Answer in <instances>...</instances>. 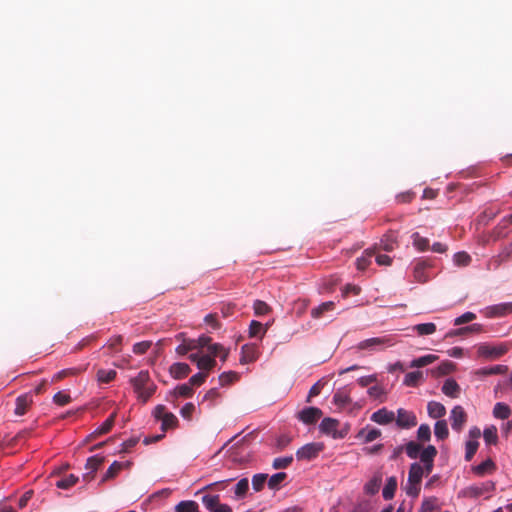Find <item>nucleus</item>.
<instances>
[{"label": "nucleus", "mask_w": 512, "mask_h": 512, "mask_svg": "<svg viewBox=\"0 0 512 512\" xmlns=\"http://www.w3.org/2000/svg\"><path fill=\"white\" fill-rule=\"evenodd\" d=\"M482 331L483 326L481 324L475 323L466 327L450 330L448 333H446L445 338L467 335L469 333H481Z\"/></svg>", "instance_id": "obj_11"}, {"label": "nucleus", "mask_w": 512, "mask_h": 512, "mask_svg": "<svg viewBox=\"0 0 512 512\" xmlns=\"http://www.w3.org/2000/svg\"><path fill=\"white\" fill-rule=\"evenodd\" d=\"M254 312L257 316H262L270 311L268 304L261 300H256L253 304Z\"/></svg>", "instance_id": "obj_51"}, {"label": "nucleus", "mask_w": 512, "mask_h": 512, "mask_svg": "<svg viewBox=\"0 0 512 512\" xmlns=\"http://www.w3.org/2000/svg\"><path fill=\"white\" fill-rule=\"evenodd\" d=\"M511 255L512 243L504 247L497 256L492 257L487 263V268L489 270L498 269L502 263L507 262L510 259Z\"/></svg>", "instance_id": "obj_7"}, {"label": "nucleus", "mask_w": 512, "mask_h": 512, "mask_svg": "<svg viewBox=\"0 0 512 512\" xmlns=\"http://www.w3.org/2000/svg\"><path fill=\"white\" fill-rule=\"evenodd\" d=\"M413 245L419 251H426L429 248V240L415 232L412 234Z\"/></svg>", "instance_id": "obj_34"}, {"label": "nucleus", "mask_w": 512, "mask_h": 512, "mask_svg": "<svg viewBox=\"0 0 512 512\" xmlns=\"http://www.w3.org/2000/svg\"><path fill=\"white\" fill-rule=\"evenodd\" d=\"M426 474V467L421 463H412L409 469L408 482L421 483L422 477Z\"/></svg>", "instance_id": "obj_13"}, {"label": "nucleus", "mask_w": 512, "mask_h": 512, "mask_svg": "<svg viewBox=\"0 0 512 512\" xmlns=\"http://www.w3.org/2000/svg\"><path fill=\"white\" fill-rule=\"evenodd\" d=\"M325 383L321 380L317 381L311 388H310V391H309V395H308V400L311 398V397H315L317 395H319L324 387Z\"/></svg>", "instance_id": "obj_63"}, {"label": "nucleus", "mask_w": 512, "mask_h": 512, "mask_svg": "<svg viewBox=\"0 0 512 512\" xmlns=\"http://www.w3.org/2000/svg\"><path fill=\"white\" fill-rule=\"evenodd\" d=\"M476 318L473 312H466L454 320V325L459 326L465 323H469Z\"/></svg>", "instance_id": "obj_56"}, {"label": "nucleus", "mask_w": 512, "mask_h": 512, "mask_svg": "<svg viewBox=\"0 0 512 512\" xmlns=\"http://www.w3.org/2000/svg\"><path fill=\"white\" fill-rule=\"evenodd\" d=\"M454 262L457 266H467L471 262V256L466 252H457L454 255Z\"/></svg>", "instance_id": "obj_49"}, {"label": "nucleus", "mask_w": 512, "mask_h": 512, "mask_svg": "<svg viewBox=\"0 0 512 512\" xmlns=\"http://www.w3.org/2000/svg\"><path fill=\"white\" fill-rule=\"evenodd\" d=\"M361 436L367 441L371 442L380 436V431L377 429H366L361 431Z\"/></svg>", "instance_id": "obj_57"}, {"label": "nucleus", "mask_w": 512, "mask_h": 512, "mask_svg": "<svg viewBox=\"0 0 512 512\" xmlns=\"http://www.w3.org/2000/svg\"><path fill=\"white\" fill-rule=\"evenodd\" d=\"M367 393L372 399L379 400L381 402L383 401L386 395L384 387L378 384L369 387Z\"/></svg>", "instance_id": "obj_31"}, {"label": "nucleus", "mask_w": 512, "mask_h": 512, "mask_svg": "<svg viewBox=\"0 0 512 512\" xmlns=\"http://www.w3.org/2000/svg\"><path fill=\"white\" fill-rule=\"evenodd\" d=\"M421 377L422 373L420 371L407 373L404 378V383L407 386H415Z\"/></svg>", "instance_id": "obj_54"}, {"label": "nucleus", "mask_w": 512, "mask_h": 512, "mask_svg": "<svg viewBox=\"0 0 512 512\" xmlns=\"http://www.w3.org/2000/svg\"><path fill=\"white\" fill-rule=\"evenodd\" d=\"M267 331V328L263 326L262 323L253 320L249 326V336L257 337L259 335H264Z\"/></svg>", "instance_id": "obj_37"}, {"label": "nucleus", "mask_w": 512, "mask_h": 512, "mask_svg": "<svg viewBox=\"0 0 512 512\" xmlns=\"http://www.w3.org/2000/svg\"><path fill=\"white\" fill-rule=\"evenodd\" d=\"M175 393L181 397H190L193 394V387L187 382L177 386L175 388Z\"/></svg>", "instance_id": "obj_52"}, {"label": "nucleus", "mask_w": 512, "mask_h": 512, "mask_svg": "<svg viewBox=\"0 0 512 512\" xmlns=\"http://www.w3.org/2000/svg\"><path fill=\"white\" fill-rule=\"evenodd\" d=\"M53 402L59 406H65L71 402V396L67 392L59 391L53 396Z\"/></svg>", "instance_id": "obj_45"}, {"label": "nucleus", "mask_w": 512, "mask_h": 512, "mask_svg": "<svg viewBox=\"0 0 512 512\" xmlns=\"http://www.w3.org/2000/svg\"><path fill=\"white\" fill-rule=\"evenodd\" d=\"M495 469V465L491 459H487L479 465L472 467V472L477 476H484L485 474L492 473Z\"/></svg>", "instance_id": "obj_17"}, {"label": "nucleus", "mask_w": 512, "mask_h": 512, "mask_svg": "<svg viewBox=\"0 0 512 512\" xmlns=\"http://www.w3.org/2000/svg\"><path fill=\"white\" fill-rule=\"evenodd\" d=\"M124 467V464L123 463H120V462H117V461H114L110 467L108 468V470L106 471L104 477H103V481H106L110 478H113L114 476L117 475V473L119 471H121Z\"/></svg>", "instance_id": "obj_43"}, {"label": "nucleus", "mask_w": 512, "mask_h": 512, "mask_svg": "<svg viewBox=\"0 0 512 512\" xmlns=\"http://www.w3.org/2000/svg\"><path fill=\"white\" fill-rule=\"evenodd\" d=\"M350 392L348 386L338 389L333 395V403L340 409L348 407L351 404Z\"/></svg>", "instance_id": "obj_10"}, {"label": "nucleus", "mask_w": 512, "mask_h": 512, "mask_svg": "<svg viewBox=\"0 0 512 512\" xmlns=\"http://www.w3.org/2000/svg\"><path fill=\"white\" fill-rule=\"evenodd\" d=\"M365 255H363L362 257L358 258L356 260V265H357V269L358 270H365L369 264H370V258L375 255V250L374 249H367L365 250Z\"/></svg>", "instance_id": "obj_32"}, {"label": "nucleus", "mask_w": 512, "mask_h": 512, "mask_svg": "<svg viewBox=\"0 0 512 512\" xmlns=\"http://www.w3.org/2000/svg\"><path fill=\"white\" fill-rule=\"evenodd\" d=\"M381 482L382 476L380 474L373 476V478L365 484V492L370 495L377 493L379 491Z\"/></svg>", "instance_id": "obj_22"}, {"label": "nucleus", "mask_w": 512, "mask_h": 512, "mask_svg": "<svg viewBox=\"0 0 512 512\" xmlns=\"http://www.w3.org/2000/svg\"><path fill=\"white\" fill-rule=\"evenodd\" d=\"M152 342L151 341H142L134 344L133 346V352L138 355H142L148 351V349L151 347Z\"/></svg>", "instance_id": "obj_55"}, {"label": "nucleus", "mask_w": 512, "mask_h": 512, "mask_svg": "<svg viewBox=\"0 0 512 512\" xmlns=\"http://www.w3.org/2000/svg\"><path fill=\"white\" fill-rule=\"evenodd\" d=\"M455 369V363L447 360L443 361L435 370H433V374L435 376H444L452 373Z\"/></svg>", "instance_id": "obj_26"}, {"label": "nucleus", "mask_w": 512, "mask_h": 512, "mask_svg": "<svg viewBox=\"0 0 512 512\" xmlns=\"http://www.w3.org/2000/svg\"><path fill=\"white\" fill-rule=\"evenodd\" d=\"M268 475L264 473L255 474L252 477V487L255 491L259 492L263 489L267 482Z\"/></svg>", "instance_id": "obj_38"}, {"label": "nucleus", "mask_w": 512, "mask_h": 512, "mask_svg": "<svg viewBox=\"0 0 512 512\" xmlns=\"http://www.w3.org/2000/svg\"><path fill=\"white\" fill-rule=\"evenodd\" d=\"M434 432H435V436L438 439L446 438L448 435V428H447L446 421H444V420L437 421L435 424Z\"/></svg>", "instance_id": "obj_44"}, {"label": "nucleus", "mask_w": 512, "mask_h": 512, "mask_svg": "<svg viewBox=\"0 0 512 512\" xmlns=\"http://www.w3.org/2000/svg\"><path fill=\"white\" fill-rule=\"evenodd\" d=\"M421 449L422 447L420 444L412 441L406 445L405 451L409 458L416 459L417 457H419L422 451Z\"/></svg>", "instance_id": "obj_40"}, {"label": "nucleus", "mask_w": 512, "mask_h": 512, "mask_svg": "<svg viewBox=\"0 0 512 512\" xmlns=\"http://www.w3.org/2000/svg\"><path fill=\"white\" fill-rule=\"evenodd\" d=\"M508 346L505 344H500L497 346H491L488 344H481L477 348V354L479 357L487 358V359H497L507 353Z\"/></svg>", "instance_id": "obj_5"}, {"label": "nucleus", "mask_w": 512, "mask_h": 512, "mask_svg": "<svg viewBox=\"0 0 512 512\" xmlns=\"http://www.w3.org/2000/svg\"><path fill=\"white\" fill-rule=\"evenodd\" d=\"M479 443L477 440H469L466 443V453H465V459L467 461H470L472 457L475 455L477 449H478Z\"/></svg>", "instance_id": "obj_50"}, {"label": "nucleus", "mask_w": 512, "mask_h": 512, "mask_svg": "<svg viewBox=\"0 0 512 512\" xmlns=\"http://www.w3.org/2000/svg\"><path fill=\"white\" fill-rule=\"evenodd\" d=\"M396 488H397L396 478L395 477L388 478V480L383 488V491H382L384 499H386V500L392 499L394 497Z\"/></svg>", "instance_id": "obj_24"}, {"label": "nucleus", "mask_w": 512, "mask_h": 512, "mask_svg": "<svg viewBox=\"0 0 512 512\" xmlns=\"http://www.w3.org/2000/svg\"><path fill=\"white\" fill-rule=\"evenodd\" d=\"M116 371L115 370H104L100 369L97 372V378L102 383H109L113 381L116 377Z\"/></svg>", "instance_id": "obj_41"}, {"label": "nucleus", "mask_w": 512, "mask_h": 512, "mask_svg": "<svg viewBox=\"0 0 512 512\" xmlns=\"http://www.w3.org/2000/svg\"><path fill=\"white\" fill-rule=\"evenodd\" d=\"M204 321L206 324L212 327V329L217 330L221 327L220 322L217 320L216 314H208L205 316Z\"/></svg>", "instance_id": "obj_60"}, {"label": "nucleus", "mask_w": 512, "mask_h": 512, "mask_svg": "<svg viewBox=\"0 0 512 512\" xmlns=\"http://www.w3.org/2000/svg\"><path fill=\"white\" fill-rule=\"evenodd\" d=\"M494 489L495 484L492 481H487L481 484L471 485L469 487L462 489L459 492V496L464 498H475Z\"/></svg>", "instance_id": "obj_4"}, {"label": "nucleus", "mask_w": 512, "mask_h": 512, "mask_svg": "<svg viewBox=\"0 0 512 512\" xmlns=\"http://www.w3.org/2000/svg\"><path fill=\"white\" fill-rule=\"evenodd\" d=\"M334 308L335 303L333 301L324 302L311 310V316L314 319H319L325 312L332 311Z\"/></svg>", "instance_id": "obj_20"}, {"label": "nucleus", "mask_w": 512, "mask_h": 512, "mask_svg": "<svg viewBox=\"0 0 512 512\" xmlns=\"http://www.w3.org/2000/svg\"><path fill=\"white\" fill-rule=\"evenodd\" d=\"M159 419L161 420V429L163 432H165L169 429H174L178 424L177 418H159Z\"/></svg>", "instance_id": "obj_59"}, {"label": "nucleus", "mask_w": 512, "mask_h": 512, "mask_svg": "<svg viewBox=\"0 0 512 512\" xmlns=\"http://www.w3.org/2000/svg\"><path fill=\"white\" fill-rule=\"evenodd\" d=\"M357 382L361 387H367V386L377 382V376L376 375L363 376V377H360L357 380Z\"/></svg>", "instance_id": "obj_62"}, {"label": "nucleus", "mask_w": 512, "mask_h": 512, "mask_svg": "<svg viewBox=\"0 0 512 512\" xmlns=\"http://www.w3.org/2000/svg\"><path fill=\"white\" fill-rule=\"evenodd\" d=\"M483 437L486 444H495L497 442V429L494 426L488 427L483 432Z\"/></svg>", "instance_id": "obj_42"}, {"label": "nucleus", "mask_w": 512, "mask_h": 512, "mask_svg": "<svg viewBox=\"0 0 512 512\" xmlns=\"http://www.w3.org/2000/svg\"><path fill=\"white\" fill-rule=\"evenodd\" d=\"M175 512H200L195 501H181L175 507Z\"/></svg>", "instance_id": "obj_28"}, {"label": "nucleus", "mask_w": 512, "mask_h": 512, "mask_svg": "<svg viewBox=\"0 0 512 512\" xmlns=\"http://www.w3.org/2000/svg\"><path fill=\"white\" fill-rule=\"evenodd\" d=\"M207 377H208L207 372L200 371V372L196 373L195 375H193L189 379L188 383L191 384L192 387H198L205 382Z\"/></svg>", "instance_id": "obj_53"}, {"label": "nucleus", "mask_w": 512, "mask_h": 512, "mask_svg": "<svg viewBox=\"0 0 512 512\" xmlns=\"http://www.w3.org/2000/svg\"><path fill=\"white\" fill-rule=\"evenodd\" d=\"M293 461L292 456L278 457L273 460L272 466L274 469L287 468Z\"/></svg>", "instance_id": "obj_47"}, {"label": "nucleus", "mask_w": 512, "mask_h": 512, "mask_svg": "<svg viewBox=\"0 0 512 512\" xmlns=\"http://www.w3.org/2000/svg\"><path fill=\"white\" fill-rule=\"evenodd\" d=\"M427 265L425 262H419L415 265L413 276L414 279L419 283H425L428 281L429 276L426 273Z\"/></svg>", "instance_id": "obj_19"}, {"label": "nucleus", "mask_w": 512, "mask_h": 512, "mask_svg": "<svg viewBox=\"0 0 512 512\" xmlns=\"http://www.w3.org/2000/svg\"><path fill=\"white\" fill-rule=\"evenodd\" d=\"M510 413V407L502 402L496 403L493 408V416H509Z\"/></svg>", "instance_id": "obj_48"}, {"label": "nucleus", "mask_w": 512, "mask_h": 512, "mask_svg": "<svg viewBox=\"0 0 512 512\" xmlns=\"http://www.w3.org/2000/svg\"><path fill=\"white\" fill-rule=\"evenodd\" d=\"M113 425L112 418H107L106 421L95 430V434L101 435L107 433Z\"/></svg>", "instance_id": "obj_64"}, {"label": "nucleus", "mask_w": 512, "mask_h": 512, "mask_svg": "<svg viewBox=\"0 0 512 512\" xmlns=\"http://www.w3.org/2000/svg\"><path fill=\"white\" fill-rule=\"evenodd\" d=\"M248 489H249L248 479L243 478V479L239 480L234 488L235 498H237V499L243 498L246 495Z\"/></svg>", "instance_id": "obj_33"}, {"label": "nucleus", "mask_w": 512, "mask_h": 512, "mask_svg": "<svg viewBox=\"0 0 512 512\" xmlns=\"http://www.w3.org/2000/svg\"><path fill=\"white\" fill-rule=\"evenodd\" d=\"M260 355L259 348L256 344H245L241 348V364L255 362Z\"/></svg>", "instance_id": "obj_9"}, {"label": "nucleus", "mask_w": 512, "mask_h": 512, "mask_svg": "<svg viewBox=\"0 0 512 512\" xmlns=\"http://www.w3.org/2000/svg\"><path fill=\"white\" fill-rule=\"evenodd\" d=\"M393 344V340L390 336H383L363 340L359 343L358 347L360 349H377L385 346L389 347L392 346Z\"/></svg>", "instance_id": "obj_6"}, {"label": "nucleus", "mask_w": 512, "mask_h": 512, "mask_svg": "<svg viewBox=\"0 0 512 512\" xmlns=\"http://www.w3.org/2000/svg\"><path fill=\"white\" fill-rule=\"evenodd\" d=\"M427 411L428 416H445L446 414L445 406L442 403L436 401H430L427 404Z\"/></svg>", "instance_id": "obj_23"}, {"label": "nucleus", "mask_w": 512, "mask_h": 512, "mask_svg": "<svg viewBox=\"0 0 512 512\" xmlns=\"http://www.w3.org/2000/svg\"><path fill=\"white\" fill-rule=\"evenodd\" d=\"M323 449L324 444L321 442L308 443L297 450L296 458L298 460L310 461L315 459Z\"/></svg>", "instance_id": "obj_3"}, {"label": "nucleus", "mask_w": 512, "mask_h": 512, "mask_svg": "<svg viewBox=\"0 0 512 512\" xmlns=\"http://www.w3.org/2000/svg\"><path fill=\"white\" fill-rule=\"evenodd\" d=\"M319 429L327 436L343 438L347 434L348 426L340 423L337 418H323Z\"/></svg>", "instance_id": "obj_2"}, {"label": "nucleus", "mask_w": 512, "mask_h": 512, "mask_svg": "<svg viewBox=\"0 0 512 512\" xmlns=\"http://www.w3.org/2000/svg\"><path fill=\"white\" fill-rule=\"evenodd\" d=\"M104 457L95 455L87 459L86 463V469L90 470L91 472H95L99 466L103 463Z\"/></svg>", "instance_id": "obj_46"}, {"label": "nucleus", "mask_w": 512, "mask_h": 512, "mask_svg": "<svg viewBox=\"0 0 512 512\" xmlns=\"http://www.w3.org/2000/svg\"><path fill=\"white\" fill-rule=\"evenodd\" d=\"M286 477L287 474L285 472H278L272 475L269 479L267 478L268 487L272 490L279 489Z\"/></svg>", "instance_id": "obj_27"}, {"label": "nucleus", "mask_w": 512, "mask_h": 512, "mask_svg": "<svg viewBox=\"0 0 512 512\" xmlns=\"http://www.w3.org/2000/svg\"><path fill=\"white\" fill-rule=\"evenodd\" d=\"M131 382L138 398L143 402H146L155 391V386L150 382V377L147 371H140L138 375L131 380Z\"/></svg>", "instance_id": "obj_1"}, {"label": "nucleus", "mask_w": 512, "mask_h": 512, "mask_svg": "<svg viewBox=\"0 0 512 512\" xmlns=\"http://www.w3.org/2000/svg\"><path fill=\"white\" fill-rule=\"evenodd\" d=\"M442 392L446 396L456 398L460 393V386L454 379L449 378L444 382L442 386Z\"/></svg>", "instance_id": "obj_16"}, {"label": "nucleus", "mask_w": 512, "mask_h": 512, "mask_svg": "<svg viewBox=\"0 0 512 512\" xmlns=\"http://www.w3.org/2000/svg\"><path fill=\"white\" fill-rule=\"evenodd\" d=\"M405 491L407 495L414 498L417 497L420 493V483L407 482V485L405 486Z\"/></svg>", "instance_id": "obj_58"}, {"label": "nucleus", "mask_w": 512, "mask_h": 512, "mask_svg": "<svg viewBox=\"0 0 512 512\" xmlns=\"http://www.w3.org/2000/svg\"><path fill=\"white\" fill-rule=\"evenodd\" d=\"M508 370L507 366L504 365H496L491 368H481L477 371L478 375H492V374H503Z\"/></svg>", "instance_id": "obj_39"}, {"label": "nucleus", "mask_w": 512, "mask_h": 512, "mask_svg": "<svg viewBox=\"0 0 512 512\" xmlns=\"http://www.w3.org/2000/svg\"><path fill=\"white\" fill-rule=\"evenodd\" d=\"M191 372V369L188 364L186 363H174L170 367V374L175 379H182L188 376V374Z\"/></svg>", "instance_id": "obj_15"}, {"label": "nucleus", "mask_w": 512, "mask_h": 512, "mask_svg": "<svg viewBox=\"0 0 512 512\" xmlns=\"http://www.w3.org/2000/svg\"><path fill=\"white\" fill-rule=\"evenodd\" d=\"M32 403V398L29 395H21L16 399V406L14 413L18 416L24 415L29 412V407Z\"/></svg>", "instance_id": "obj_14"}, {"label": "nucleus", "mask_w": 512, "mask_h": 512, "mask_svg": "<svg viewBox=\"0 0 512 512\" xmlns=\"http://www.w3.org/2000/svg\"><path fill=\"white\" fill-rule=\"evenodd\" d=\"M419 336L431 335L436 332V325L434 323H421L415 325L413 328Z\"/></svg>", "instance_id": "obj_25"}, {"label": "nucleus", "mask_w": 512, "mask_h": 512, "mask_svg": "<svg viewBox=\"0 0 512 512\" xmlns=\"http://www.w3.org/2000/svg\"><path fill=\"white\" fill-rule=\"evenodd\" d=\"M202 503L209 512H213L220 503L219 495H205L202 497Z\"/></svg>", "instance_id": "obj_30"}, {"label": "nucleus", "mask_w": 512, "mask_h": 512, "mask_svg": "<svg viewBox=\"0 0 512 512\" xmlns=\"http://www.w3.org/2000/svg\"><path fill=\"white\" fill-rule=\"evenodd\" d=\"M215 366L216 360L210 355H202L197 365L198 369H200L201 372H207V375Z\"/></svg>", "instance_id": "obj_18"}, {"label": "nucleus", "mask_w": 512, "mask_h": 512, "mask_svg": "<svg viewBox=\"0 0 512 512\" xmlns=\"http://www.w3.org/2000/svg\"><path fill=\"white\" fill-rule=\"evenodd\" d=\"M397 238L398 236L395 231H388L380 241V248L387 252L393 251L398 246Z\"/></svg>", "instance_id": "obj_12"}, {"label": "nucleus", "mask_w": 512, "mask_h": 512, "mask_svg": "<svg viewBox=\"0 0 512 512\" xmlns=\"http://www.w3.org/2000/svg\"><path fill=\"white\" fill-rule=\"evenodd\" d=\"M436 454H437V450L432 445L427 446L426 448H424L421 451L419 458L422 463L421 465L426 467V474H430L432 472L434 458H435Z\"/></svg>", "instance_id": "obj_8"}, {"label": "nucleus", "mask_w": 512, "mask_h": 512, "mask_svg": "<svg viewBox=\"0 0 512 512\" xmlns=\"http://www.w3.org/2000/svg\"><path fill=\"white\" fill-rule=\"evenodd\" d=\"M437 359H438V357L436 355L428 354V355H424V356H421L419 358L412 360L409 366L411 368L425 367V366L433 363Z\"/></svg>", "instance_id": "obj_21"}, {"label": "nucleus", "mask_w": 512, "mask_h": 512, "mask_svg": "<svg viewBox=\"0 0 512 512\" xmlns=\"http://www.w3.org/2000/svg\"><path fill=\"white\" fill-rule=\"evenodd\" d=\"M238 379H239V375L237 372H234V371L223 372L219 376V383L221 386H225V385L234 383Z\"/></svg>", "instance_id": "obj_36"}, {"label": "nucleus", "mask_w": 512, "mask_h": 512, "mask_svg": "<svg viewBox=\"0 0 512 512\" xmlns=\"http://www.w3.org/2000/svg\"><path fill=\"white\" fill-rule=\"evenodd\" d=\"M77 481H78V477L73 474H70V475L65 476L64 478L58 480L56 482V486L59 489H69L72 486H74L77 483Z\"/></svg>", "instance_id": "obj_35"}, {"label": "nucleus", "mask_w": 512, "mask_h": 512, "mask_svg": "<svg viewBox=\"0 0 512 512\" xmlns=\"http://www.w3.org/2000/svg\"><path fill=\"white\" fill-rule=\"evenodd\" d=\"M431 430L428 425H421L418 428V438L422 441H427L430 439Z\"/></svg>", "instance_id": "obj_61"}, {"label": "nucleus", "mask_w": 512, "mask_h": 512, "mask_svg": "<svg viewBox=\"0 0 512 512\" xmlns=\"http://www.w3.org/2000/svg\"><path fill=\"white\" fill-rule=\"evenodd\" d=\"M438 508V499L436 497H428L422 501L420 512H433Z\"/></svg>", "instance_id": "obj_29"}]
</instances>
